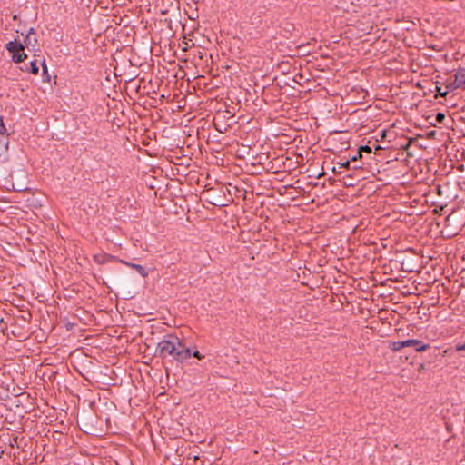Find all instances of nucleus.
<instances>
[{
    "label": "nucleus",
    "instance_id": "obj_1",
    "mask_svg": "<svg viewBox=\"0 0 465 465\" xmlns=\"http://www.w3.org/2000/svg\"><path fill=\"white\" fill-rule=\"evenodd\" d=\"M156 351L160 358L172 357L173 360L178 362H183L191 358L190 349L185 348L184 344L174 334L164 335L163 340L158 342Z\"/></svg>",
    "mask_w": 465,
    "mask_h": 465
},
{
    "label": "nucleus",
    "instance_id": "obj_2",
    "mask_svg": "<svg viewBox=\"0 0 465 465\" xmlns=\"http://www.w3.org/2000/svg\"><path fill=\"white\" fill-rule=\"evenodd\" d=\"M451 89L465 90V68H460L454 74V81L448 86Z\"/></svg>",
    "mask_w": 465,
    "mask_h": 465
},
{
    "label": "nucleus",
    "instance_id": "obj_3",
    "mask_svg": "<svg viewBox=\"0 0 465 465\" xmlns=\"http://www.w3.org/2000/svg\"><path fill=\"white\" fill-rule=\"evenodd\" d=\"M407 341V347H413L414 350L418 352L425 351L430 348V344L424 343L420 340L409 339Z\"/></svg>",
    "mask_w": 465,
    "mask_h": 465
},
{
    "label": "nucleus",
    "instance_id": "obj_4",
    "mask_svg": "<svg viewBox=\"0 0 465 465\" xmlns=\"http://www.w3.org/2000/svg\"><path fill=\"white\" fill-rule=\"evenodd\" d=\"M5 48L9 53H11V54H13V55H15V54L24 51L25 45L22 43L15 40V41H10L9 43H7L5 45Z\"/></svg>",
    "mask_w": 465,
    "mask_h": 465
},
{
    "label": "nucleus",
    "instance_id": "obj_5",
    "mask_svg": "<svg viewBox=\"0 0 465 465\" xmlns=\"http://www.w3.org/2000/svg\"><path fill=\"white\" fill-rule=\"evenodd\" d=\"M122 263L125 264L126 266L134 269L142 277L145 278L148 276V272L144 267H143L140 264H135L128 262H124L123 260L120 261Z\"/></svg>",
    "mask_w": 465,
    "mask_h": 465
},
{
    "label": "nucleus",
    "instance_id": "obj_6",
    "mask_svg": "<svg viewBox=\"0 0 465 465\" xmlns=\"http://www.w3.org/2000/svg\"><path fill=\"white\" fill-rule=\"evenodd\" d=\"M407 340L402 341H392L390 343V349L393 351H398L401 350L402 348L407 347Z\"/></svg>",
    "mask_w": 465,
    "mask_h": 465
},
{
    "label": "nucleus",
    "instance_id": "obj_7",
    "mask_svg": "<svg viewBox=\"0 0 465 465\" xmlns=\"http://www.w3.org/2000/svg\"><path fill=\"white\" fill-rule=\"evenodd\" d=\"M22 70L29 71L33 74H37L39 71L37 62L31 61L29 66H27V64H25V68H22Z\"/></svg>",
    "mask_w": 465,
    "mask_h": 465
},
{
    "label": "nucleus",
    "instance_id": "obj_8",
    "mask_svg": "<svg viewBox=\"0 0 465 465\" xmlns=\"http://www.w3.org/2000/svg\"><path fill=\"white\" fill-rule=\"evenodd\" d=\"M24 42L27 47H29V46L35 47L37 45V39L34 35H26Z\"/></svg>",
    "mask_w": 465,
    "mask_h": 465
},
{
    "label": "nucleus",
    "instance_id": "obj_9",
    "mask_svg": "<svg viewBox=\"0 0 465 465\" xmlns=\"http://www.w3.org/2000/svg\"><path fill=\"white\" fill-rule=\"evenodd\" d=\"M350 164H351V161H346L344 163H338L337 166H334L332 168V172L334 173H341V169L342 168H346V169H349L350 168Z\"/></svg>",
    "mask_w": 465,
    "mask_h": 465
},
{
    "label": "nucleus",
    "instance_id": "obj_10",
    "mask_svg": "<svg viewBox=\"0 0 465 465\" xmlns=\"http://www.w3.org/2000/svg\"><path fill=\"white\" fill-rule=\"evenodd\" d=\"M26 57H27L26 54L24 51H21L17 54H15V55L12 56V60L15 64H18V63L25 61V59Z\"/></svg>",
    "mask_w": 465,
    "mask_h": 465
},
{
    "label": "nucleus",
    "instance_id": "obj_11",
    "mask_svg": "<svg viewBox=\"0 0 465 465\" xmlns=\"http://www.w3.org/2000/svg\"><path fill=\"white\" fill-rule=\"evenodd\" d=\"M362 152L370 153H371V148L368 145H362L359 148V151H358L359 156H361Z\"/></svg>",
    "mask_w": 465,
    "mask_h": 465
},
{
    "label": "nucleus",
    "instance_id": "obj_12",
    "mask_svg": "<svg viewBox=\"0 0 465 465\" xmlns=\"http://www.w3.org/2000/svg\"><path fill=\"white\" fill-rule=\"evenodd\" d=\"M446 116L443 113H437L435 119L438 123H442L445 120Z\"/></svg>",
    "mask_w": 465,
    "mask_h": 465
},
{
    "label": "nucleus",
    "instance_id": "obj_13",
    "mask_svg": "<svg viewBox=\"0 0 465 465\" xmlns=\"http://www.w3.org/2000/svg\"><path fill=\"white\" fill-rule=\"evenodd\" d=\"M191 356H193L198 360H201L203 358V355H202L198 351H195L193 353L191 352Z\"/></svg>",
    "mask_w": 465,
    "mask_h": 465
},
{
    "label": "nucleus",
    "instance_id": "obj_14",
    "mask_svg": "<svg viewBox=\"0 0 465 465\" xmlns=\"http://www.w3.org/2000/svg\"><path fill=\"white\" fill-rule=\"evenodd\" d=\"M6 132V128L4 124L2 117H0V134H5Z\"/></svg>",
    "mask_w": 465,
    "mask_h": 465
},
{
    "label": "nucleus",
    "instance_id": "obj_15",
    "mask_svg": "<svg viewBox=\"0 0 465 465\" xmlns=\"http://www.w3.org/2000/svg\"><path fill=\"white\" fill-rule=\"evenodd\" d=\"M41 64H42V69H43V74H44V75H46V74H47V66H46V64H45V61H43V62L41 63Z\"/></svg>",
    "mask_w": 465,
    "mask_h": 465
},
{
    "label": "nucleus",
    "instance_id": "obj_16",
    "mask_svg": "<svg viewBox=\"0 0 465 465\" xmlns=\"http://www.w3.org/2000/svg\"><path fill=\"white\" fill-rule=\"evenodd\" d=\"M456 351H465V342L462 343V344H460V343L457 344L456 345Z\"/></svg>",
    "mask_w": 465,
    "mask_h": 465
},
{
    "label": "nucleus",
    "instance_id": "obj_17",
    "mask_svg": "<svg viewBox=\"0 0 465 465\" xmlns=\"http://www.w3.org/2000/svg\"><path fill=\"white\" fill-rule=\"evenodd\" d=\"M440 95L442 97H445L448 94V92H440V89L439 88Z\"/></svg>",
    "mask_w": 465,
    "mask_h": 465
},
{
    "label": "nucleus",
    "instance_id": "obj_18",
    "mask_svg": "<svg viewBox=\"0 0 465 465\" xmlns=\"http://www.w3.org/2000/svg\"><path fill=\"white\" fill-rule=\"evenodd\" d=\"M361 156H359V154L357 153V155L353 156L350 161L351 162H353V161H356L358 158H361Z\"/></svg>",
    "mask_w": 465,
    "mask_h": 465
},
{
    "label": "nucleus",
    "instance_id": "obj_19",
    "mask_svg": "<svg viewBox=\"0 0 465 465\" xmlns=\"http://www.w3.org/2000/svg\"><path fill=\"white\" fill-rule=\"evenodd\" d=\"M27 35H35V30H34V28H30V30H29V32H28V34H27Z\"/></svg>",
    "mask_w": 465,
    "mask_h": 465
},
{
    "label": "nucleus",
    "instance_id": "obj_20",
    "mask_svg": "<svg viewBox=\"0 0 465 465\" xmlns=\"http://www.w3.org/2000/svg\"><path fill=\"white\" fill-rule=\"evenodd\" d=\"M351 4L352 5H361V3H360V0H357V3H355L354 0H351Z\"/></svg>",
    "mask_w": 465,
    "mask_h": 465
},
{
    "label": "nucleus",
    "instance_id": "obj_21",
    "mask_svg": "<svg viewBox=\"0 0 465 465\" xmlns=\"http://www.w3.org/2000/svg\"><path fill=\"white\" fill-rule=\"evenodd\" d=\"M384 136H385V131H383L381 134V137H384Z\"/></svg>",
    "mask_w": 465,
    "mask_h": 465
},
{
    "label": "nucleus",
    "instance_id": "obj_22",
    "mask_svg": "<svg viewBox=\"0 0 465 465\" xmlns=\"http://www.w3.org/2000/svg\"><path fill=\"white\" fill-rule=\"evenodd\" d=\"M16 17H17V16H16V15H15L13 16V19H14V20H15V19H16Z\"/></svg>",
    "mask_w": 465,
    "mask_h": 465
}]
</instances>
